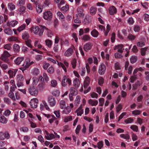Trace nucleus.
I'll use <instances>...</instances> for the list:
<instances>
[{
    "label": "nucleus",
    "instance_id": "obj_33",
    "mask_svg": "<svg viewBox=\"0 0 149 149\" xmlns=\"http://www.w3.org/2000/svg\"><path fill=\"white\" fill-rule=\"evenodd\" d=\"M137 58L136 56H132L130 59V62L132 63H135L137 61Z\"/></svg>",
    "mask_w": 149,
    "mask_h": 149
},
{
    "label": "nucleus",
    "instance_id": "obj_27",
    "mask_svg": "<svg viewBox=\"0 0 149 149\" xmlns=\"http://www.w3.org/2000/svg\"><path fill=\"white\" fill-rule=\"evenodd\" d=\"M88 103L92 106H93L97 105L98 103V102L97 100H94L90 99L88 100Z\"/></svg>",
    "mask_w": 149,
    "mask_h": 149
},
{
    "label": "nucleus",
    "instance_id": "obj_44",
    "mask_svg": "<svg viewBox=\"0 0 149 149\" xmlns=\"http://www.w3.org/2000/svg\"><path fill=\"white\" fill-rule=\"evenodd\" d=\"M26 44V45L28 47L32 48V45H31V40H28L25 41Z\"/></svg>",
    "mask_w": 149,
    "mask_h": 149
},
{
    "label": "nucleus",
    "instance_id": "obj_28",
    "mask_svg": "<svg viewBox=\"0 0 149 149\" xmlns=\"http://www.w3.org/2000/svg\"><path fill=\"white\" fill-rule=\"evenodd\" d=\"M24 79H22V80H20L19 79H18V80L17 81V85L18 87L22 86L24 85Z\"/></svg>",
    "mask_w": 149,
    "mask_h": 149
},
{
    "label": "nucleus",
    "instance_id": "obj_29",
    "mask_svg": "<svg viewBox=\"0 0 149 149\" xmlns=\"http://www.w3.org/2000/svg\"><path fill=\"white\" fill-rule=\"evenodd\" d=\"M13 49L14 51L15 52H18L19 50V47L17 44H14L13 46Z\"/></svg>",
    "mask_w": 149,
    "mask_h": 149
},
{
    "label": "nucleus",
    "instance_id": "obj_3",
    "mask_svg": "<svg viewBox=\"0 0 149 149\" xmlns=\"http://www.w3.org/2000/svg\"><path fill=\"white\" fill-rule=\"evenodd\" d=\"M99 28L101 30V31H103L104 33L105 34V36H107L108 34V33L111 29V26L109 24L107 25L106 27V30H105V27L101 25H99L98 26Z\"/></svg>",
    "mask_w": 149,
    "mask_h": 149
},
{
    "label": "nucleus",
    "instance_id": "obj_5",
    "mask_svg": "<svg viewBox=\"0 0 149 149\" xmlns=\"http://www.w3.org/2000/svg\"><path fill=\"white\" fill-rule=\"evenodd\" d=\"M67 83L69 85H70L71 84V81L69 78H67L66 76L65 75L63 78L62 85L63 86L65 87L66 86Z\"/></svg>",
    "mask_w": 149,
    "mask_h": 149
},
{
    "label": "nucleus",
    "instance_id": "obj_26",
    "mask_svg": "<svg viewBox=\"0 0 149 149\" xmlns=\"http://www.w3.org/2000/svg\"><path fill=\"white\" fill-rule=\"evenodd\" d=\"M99 33L95 29H94L91 32V35L94 37H97L98 36Z\"/></svg>",
    "mask_w": 149,
    "mask_h": 149
},
{
    "label": "nucleus",
    "instance_id": "obj_8",
    "mask_svg": "<svg viewBox=\"0 0 149 149\" xmlns=\"http://www.w3.org/2000/svg\"><path fill=\"white\" fill-rule=\"evenodd\" d=\"M29 92L31 95L35 96L37 95L38 91L34 87H30L28 89Z\"/></svg>",
    "mask_w": 149,
    "mask_h": 149
},
{
    "label": "nucleus",
    "instance_id": "obj_12",
    "mask_svg": "<svg viewBox=\"0 0 149 149\" xmlns=\"http://www.w3.org/2000/svg\"><path fill=\"white\" fill-rule=\"evenodd\" d=\"M48 101L51 106H54L56 104V101L55 98L52 96L49 97L48 98Z\"/></svg>",
    "mask_w": 149,
    "mask_h": 149
},
{
    "label": "nucleus",
    "instance_id": "obj_47",
    "mask_svg": "<svg viewBox=\"0 0 149 149\" xmlns=\"http://www.w3.org/2000/svg\"><path fill=\"white\" fill-rule=\"evenodd\" d=\"M133 119L131 118H127L125 120V122L127 124L131 123L133 121Z\"/></svg>",
    "mask_w": 149,
    "mask_h": 149
},
{
    "label": "nucleus",
    "instance_id": "obj_17",
    "mask_svg": "<svg viewBox=\"0 0 149 149\" xmlns=\"http://www.w3.org/2000/svg\"><path fill=\"white\" fill-rule=\"evenodd\" d=\"M17 23L18 22L17 21L15 20H13L10 22H8L7 23V25L8 26H9L10 27H14L17 24Z\"/></svg>",
    "mask_w": 149,
    "mask_h": 149
},
{
    "label": "nucleus",
    "instance_id": "obj_25",
    "mask_svg": "<svg viewBox=\"0 0 149 149\" xmlns=\"http://www.w3.org/2000/svg\"><path fill=\"white\" fill-rule=\"evenodd\" d=\"M4 31L6 34L11 35L13 33L12 30L10 28H7L4 29Z\"/></svg>",
    "mask_w": 149,
    "mask_h": 149
},
{
    "label": "nucleus",
    "instance_id": "obj_50",
    "mask_svg": "<svg viewBox=\"0 0 149 149\" xmlns=\"http://www.w3.org/2000/svg\"><path fill=\"white\" fill-rule=\"evenodd\" d=\"M76 60L74 58L72 60L71 62V64L72 65V68H75L76 66Z\"/></svg>",
    "mask_w": 149,
    "mask_h": 149
},
{
    "label": "nucleus",
    "instance_id": "obj_32",
    "mask_svg": "<svg viewBox=\"0 0 149 149\" xmlns=\"http://www.w3.org/2000/svg\"><path fill=\"white\" fill-rule=\"evenodd\" d=\"M136 36L130 33L127 36V38L130 40H134L136 38Z\"/></svg>",
    "mask_w": 149,
    "mask_h": 149
},
{
    "label": "nucleus",
    "instance_id": "obj_7",
    "mask_svg": "<svg viewBox=\"0 0 149 149\" xmlns=\"http://www.w3.org/2000/svg\"><path fill=\"white\" fill-rule=\"evenodd\" d=\"M38 100L37 98L32 99L30 102V104L32 108H36L37 107Z\"/></svg>",
    "mask_w": 149,
    "mask_h": 149
},
{
    "label": "nucleus",
    "instance_id": "obj_2",
    "mask_svg": "<svg viewBox=\"0 0 149 149\" xmlns=\"http://www.w3.org/2000/svg\"><path fill=\"white\" fill-rule=\"evenodd\" d=\"M10 54L6 50L4 51L3 53L2 54L1 57V59L6 63H8L9 59L8 57L10 56Z\"/></svg>",
    "mask_w": 149,
    "mask_h": 149
},
{
    "label": "nucleus",
    "instance_id": "obj_20",
    "mask_svg": "<svg viewBox=\"0 0 149 149\" xmlns=\"http://www.w3.org/2000/svg\"><path fill=\"white\" fill-rule=\"evenodd\" d=\"M80 83L79 79L77 78H76L73 81V85L76 88L79 87Z\"/></svg>",
    "mask_w": 149,
    "mask_h": 149
},
{
    "label": "nucleus",
    "instance_id": "obj_55",
    "mask_svg": "<svg viewBox=\"0 0 149 149\" xmlns=\"http://www.w3.org/2000/svg\"><path fill=\"white\" fill-rule=\"evenodd\" d=\"M26 8L23 6L20 8L19 9V11L22 14L24 13L25 12Z\"/></svg>",
    "mask_w": 149,
    "mask_h": 149
},
{
    "label": "nucleus",
    "instance_id": "obj_43",
    "mask_svg": "<svg viewBox=\"0 0 149 149\" xmlns=\"http://www.w3.org/2000/svg\"><path fill=\"white\" fill-rule=\"evenodd\" d=\"M39 70L38 68H35L33 70V75H37L39 73Z\"/></svg>",
    "mask_w": 149,
    "mask_h": 149
},
{
    "label": "nucleus",
    "instance_id": "obj_62",
    "mask_svg": "<svg viewBox=\"0 0 149 149\" xmlns=\"http://www.w3.org/2000/svg\"><path fill=\"white\" fill-rule=\"evenodd\" d=\"M57 85V81L55 80H52L51 81V85L52 87H55Z\"/></svg>",
    "mask_w": 149,
    "mask_h": 149
},
{
    "label": "nucleus",
    "instance_id": "obj_52",
    "mask_svg": "<svg viewBox=\"0 0 149 149\" xmlns=\"http://www.w3.org/2000/svg\"><path fill=\"white\" fill-rule=\"evenodd\" d=\"M90 38L88 35H84L83 36L82 39L85 41L89 40Z\"/></svg>",
    "mask_w": 149,
    "mask_h": 149
},
{
    "label": "nucleus",
    "instance_id": "obj_49",
    "mask_svg": "<svg viewBox=\"0 0 149 149\" xmlns=\"http://www.w3.org/2000/svg\"><path fill=\"white\" fill-rule=\"evenodd\" d=\"M124 47L123 44L118 45L115 46L114 49L115 50L118 49H122Z\"/></svg>",
    "mask_w": 149,
    "mask_h": 149
},
{
    "label": "nucleus",
    "instance_id": "obj_37",
    "mask_svg": "<svg viewBox=\"0 0 149 149\" xmlns=\"http://www.w3.org/2000/svg\"><path fill=\"white\" fill-rule=\"evenodd\" d=\"M90 13L91 15H94L96 13V9L95 8L91 7L90 9Z\"/></svg>",
    "mask_w": 149,
    "mask_h": 149
},
{
    "label": "nucleus",
    "instance_id": "obj_11",
    "mask_svg": "<svg viewBox=\"0 0 149 149\" xmlns=\"http://www.w3.org/2000/svg\"><path fill=\"white\" fill-rule=\"evenodd\" d=\"M93 45L90 42H88L85 44L84 46V50L87 52L89 50L91 49Z\"/></svg>",
    "mask_w": 149,
    "mask_h": 149
},
{
    "label": "nucleus",
    "instance_id": "obj_54",
    "mask_svg": "<svg viewBox=\"0 0 149 149\" xmlns=\"http://www.w3.org/2000/svg\"><path fill=\"white\" fill-rule=\"evenodd\" d=\"M71 109L69 107H67L63 111V112L65 114H68L70 113L71 111Z\"/></svg>",
    "mask_w": 149,
    "mask_h": 149
},
{
    "label": "nucleus",
    "instance_id": "obj_16",
    "mask_svg": "<svg viewBox=\"0 0 149 149\" xmlns=\"http://www.w3.org/2000/svg\"><path fill=\"white\" fill-rule=\"evenodd\" d=\"M90 81V78L88 77H86V78L85 80L84 81V87L85 88H86L87 86L89 85Z\"/></svg>",
    "mask_w": 149,
    "mask_h": 149
},
{
    "label": "nucleus",
    "instance_id": "obj_13",
    "mask_svg": "<svg viewBox=\"0 0 149 149\" xmlns=\"http://www.w3.org/2000/svg\"><path fill=\"white\" fill-rule=\"evenodd\" d=\"M109 13L110 15H113L114 13H116L117 12V10L114 6L110 7L109 9Z\"/></svg>",
    "mask_w": 149,
    "mask_h": 149
},
{
    "label": "nucleus",
    "instance_id": "obj_53",
    "mask_svg": "<svg viewBox=\"0 0 149 149\" xmlns=\"http://www.w3.org/2000/svg\"><path fill=\"white\" fill-rule=\"evenodd\" d=\"M104 79L102 77H100L98 79V84H99L102 86L104 82Z\"/></svg>",
    "mask_w": 149,
    "mask_h": 149
},
{
    "label": "nucleus",
    "instance_id": "obj_38",
    "mask_svg": "<svg viewBox=\"0 0 149 149\" xmlns=\"http://www.w3.org/2000/svg\"><path fill=\"white\" fill-rule=\"evenodd\" d=\"M45 137L47 140H49L50 139H52L55 138L54 135L52 134H49V135L48 136H45Z\"/></svg>",
    "mask_w": 149,
    "mask_h": 149
},
{
    "label": "nucleus",
    "instance_id": "obj_10",
    "mask_svg": "<svg viewBox=\"0 0 149 149\" xmlns=\"http://www.w3.org/2000/svg\"><path fill=\"white\" fill-rule=\"evenodd\" d=\"M10 137V135L8 133L6 132L5 133L3 132H0V139L3 140L6 138L7 139H8Z\"/></svg>",
    "mask_w": 149,
    "mask_h": 149
},
{
    "label": "nucleus",
    "instance_id": "obj_15",
    "mask_svg": "<svg viewBox=\"0 0 149 149\" xmlns=\"http://www.w3.org/2000/svg\"><path fill=\"white\" fill-rule=\"evenodd\" d=\"M8 122V119L3 115L0 114V122L3 124H6Z\"/></svg>",
    "mask_w": 149,
    "mask_h": 149
},
{
    "label": "nucleus",
    "instance_id": "obj_46",
    "mask_svg": "<svg viewBox=\"0 0 149 149\" xmlns=\"http://www.w3.org/2000/svg\"><path fill=\"white\" fill-rule=\"evenodd\" d=\"M130 128L135 132H137L138 131V127L136 125H132L130 126Z\"/></svg>",
    "mask_w": 149,
    "mask_h": 149
},
{
    "label": "nucleus",
    "instance_id": "obj_60",
    "mask_svg": "<svg viewBox=\"0 0 149 149\" xmlns=\"http://www.w3.org/2000/svg\"><path fill=\"white\" fill-rule=\"evenodd\" d=\"M140 111L138 110H134L132 112V114L136 115H139L140 114Z\"/></svg>",
    "mask_w": 149,
    "mask_h": 149
},
{
    "label": "nucleus",
    "instance_id": "obj_59",
    "mask_svg": "<svg viewBox=\"0 0 149 149\" xmlns=\"http://www.w3.org/2000/svg\"><path fill=\"white\" fill-rule=\"evenodd\" d=\"M84 22L85 24L88 23L90 22L89 17L88 16H86L84 19Z\"/></svg>",
    "mask_w": 149,
    "mask_h": 149
},
{
    "label": "nucleus",
    "instance_id": "obj_6",
    "mask_svg": "<svg viewBox=\"0 0 149 149\" xmlns=\"http://www.w3.org/2000/svg\"><path fill=\"white\" fill-rule=\"evenodd\" d=\"M84 9L82 6H80L78 7L77 9V16L81 18H83L84 16V14L83 13Z\"/></svg>",
    "mask_w": 149,
    "mask_h": 149
},
{
    "label": "nucleus",
    "instance_id": "obj_35",
    "mask_svg": "<svg viewBox=\"0 0 149 149\" xmlns=\"http://www.w3.org/2000/svg\"><path fill=\"white\" fill-rule=\"evenodd\" d=\"M60 106L61 108L63 109L65 107V103L63 100H61L60 102Z\"/></svg>",
    "mask_w": 149,
    "mask_h": 149
},
{
    "label": "nucleus",
    "instance_id": "obj_61",
    "mask_svg": "<svg viewBox=\"0 0 149 149\" xmlns=\"http://www.w3.org/2000/svg\"><path fill=\"white\" fill-rule=\"evenodd\" d=\"M103 146V142L100 141L97 143V147L99 149H101Z\"/></svg>",
    "mask_w": 149,
    "mask_h": 149
},
{
    "label": "nucleus",
    "instance_id": "obj_31",
    "mask_svg": "<svg viewBox=\"0 0 149 149\" xmlns=\"http://www.w3.org/2000/svg\"><path fill=\"white\" fill-rule=\"evenodd\" d=\"M120 136L122 138H123L127 140H128L130 138V136L128 134H122L120 135Z\"/></svg>",
    "mask_w": 149,
    "mask_h": 149
},
{
    "label": "nucleus",
    "instance_id": "obj_64",
    "mask_svg": "<svg viewBox=\"0 0 149 149\" xmlns=\"http://www.w3.org/2000/svg\"><path fill=\"white\" fill-rule=\"evenodd\" d=\"M54 71V69L52 66L50 67L47 70V72L50 74L53 73Z\"/></svg>",
    "mask_w": 149,
    "mask_h": 149
},
{
    "label": "nucleus",
    "instance_id": "obj_41",
    "mask_svg": "<svg viewBox=\"0 0 149 149\" xmlns=\"http://www.w3.org/2000/svg\"><path fill=\"white\" fill-rule=\"evenodd\" d=\"M0 66L3 70H6L8 68V66L7 65L2 64L1 62H0Z\"/></svg>",
    "mask_w": 149,
    "mask_h": 149
},
{
    "label": "nucleus",
    "instance_id": "obj_30",
    "mask_svg": "<svg viewBox=\"0 0 149 149\" xmlns=\"http://www.w3.org/2000/svg\"><path fill=\"white\" fill-rule=\"evenodd\" d=\"M81 97L80 96H77L74 101V104L77 105L80 103V102Z\"/></svg>",
    "mask_w": 149,
    "mask_h": 149
},
{
    "label": "nucleus",
    "instance_id": "obj_9",
    "mask_svg": "<svg viewBox=\"0 0 149 149\" xmlns=\"http://www.w3.org/2000/svg\"><path fill=\"white\" fill-rule=\"evenodd\" d=\"M106 70V67L104 64L102 63L99 67L98 73L100 75L104 74Z\"/></svg>",
    "mask_w": 149,
    "mask_h": 149
},
{
    "label": "nucleus",
    "instance_id": "obj_48",
    "mask_svg": "<svg viewBox=\"0 0 149 149\" xmlns=\"http://www.w3.org/2000/svg\"><path fill=\"white\" fill-rule=\"evenodd\" d=\"M9 97L13 100H15V99L13 92H10L8 94Z\"/></svg>",
    "mask_w": 149,
    "mask_h": 149
},
{
    "label": "nucleus",
    "instance_id": "obj_40",
    "mask_svg": "<svg viewBox=\"0 0 149 149\" xmlns=\"http://www.w3.org/2000/svg\"><path fill=\"white\" fill-rule=\"evenodd\" d=\"M45 42L46 45L49 47H50L52 45V41L49 40L47 39L46 40Z\"/></svg>",
    "mask_w": 149,
    "mask_h": 149
},
{
    "label": "nucleus",
    "instance_id": "obj_39",
    "mask_svg": "<svg viewBox=\"0 0 149 149\" xmlns=\"http://www.w3.org/2000/svg\"><path fill=\"white\" fill-rule=\"evenodd\" d=\"M72 120V117L71 116H69L65 117L64 118V121L65 123L70 121Z\"/></svg>",
    "mask_w": 149,
    "mask_h": 149
},
{
    "label": "nucleus",
    "instance_id": "obj_24",
    "mask_svg": "<svg viewBox=\"0 0 149 149\" xmlns=\"http://www.w3.org/2000/svg\"><path fill=\"white\" fill-rule=\"evenodd\" d=\"M22 37L24 40H27L29 37L28 33L26 31L24 32L22 34Z\"/></svg>",
    "mask_w": 149,
    "mask_h": 149
},
{
    "label": "nucleus",
    "instance_id": "obj_51",
    "mask_svg": "<svg viewBox=\"0 0 149 149\" xmlns=\"http://www.w3.org/2000/svg\"><path fill=\"white\" fill-rule=\"evenodd\" d=\"M76 112L77 113V116H81L82 114L83 113V110H78V109H77Z\"/></svg>",
    "mask_w": 149,
    "mask_h": 149
},
{
    "label": "nucleus",
    "instance_id": "obj_22",
    "mask_svg": "<svg viewBox=\"0 0 149 149\" xmlns=\"http://www.w3.org/2000/svg\"><path fill=\"white\" fill-rule=\"evenodd\" d=\"M28 61L25 62L22 65V67L20 68V69L22 71L25 70L27 68H28L29 66V65L28 64Z\"/></svg>",
    "mask_w": 149,
    "mask_h": 149
},
{
    "label": "nucleus",
    "instance_id": "obj_42",
    "mask_svg": "<svg viewBox=\"0 0 149 149\" xmlns=\"http://www.w3.org/2000/svg\"><path fill=\"white\" fill-rule=\"evenodd\" d=\"M44 86L43 84H39L37 87L38 89L40 91H42L44 88Z\"/></svg>",
    "mask_w": 149,
    "mask_h": 149
},
{
    "label": "nucleus",
    "instance_id": "obj_63",
    "mask_svg": "<svg viewBox=\"0 0 149 149\" xmlns=\"http://www.w3.org/2000/svg\"><path fill=\"white\" fill-rule=\"evenodd\" d=\"M115 68L116 70H120V66L118 63L117 62L115 63Z\"/></svg>",
    "mask_w": 149,
    "mask_h": 149
},
{
    "label": "nucleus",
    "instance_id": "obj_1",
    "mask_svg": "<svg viewBox=\"0 0 149 149\" xmlns=\"http://www.w3.org/2000/svg\"><path fill=\"white\" fill-rule=\"evenodd\" d=\"M31 31L32 32H33L35 34L39 35L40 36L43 33L44 31L43 29H41L38 26H36L35 27H32L31 28Z\"/></svg>",
    "mask_w": 149,
    "mask_h": 149
},
{
    "label": "nucleus",
    "instance_id": "obj_45",
    "mask_svg": "<svg viewBox=\"0 0 149 149\" xmlns=\"http://www.w3.org/2000/svg\"><path fill=\"white\" fill-rule=\"evenodd\" d=\"M60 92L59 91L56 90L55 91H53L52 92V94L53 95L56 97H58L60 95Z\"/></svg>",
    "mask_w": 149,
    "mask_h": 149
},
{
    "label": "nucleus",
    "instance_id": "obj_56",
    "mask_svg": "<svg viewBox=\"0 0 149 149\" xmlns=\"http://www.w3.org/2000/svg\"><path fill=\"white\" fill-rule=\"evenodd\" d=\"M26 27V25L25 24H23L21 26L19 27L17 29V30L19 31V32L23 30Z\"/></svg>",
    "mask_w": 149,
    "mask_h": 149
},
{
    "label": "nucleus",
    "instance_id": "obj_58",
    "mask_svg": "<svg viewBox=\"0 0 149 149\" xmlns=\"http://www.w3.org/2000/svg\"><path fill=\"white\" fill-rule=\"evenodd\" d=\"M81 128V125H78L75 130V133L76 134H78L79 133Z\"/></svg>",
    "mask_w": 149,
    "mask_h": 149
},
{
    "label": "nucleus",
    "instance_id": "obj_18",
    "mask_svg": "<svg viewBox=\"0 0 149 149\" xmlns=\"http://www.w3.org/2000/svg\"><path fill=\"white\" fill-rule=\"evenodd\" d=\"M70 94L72 96H75L78 93L77 90L74 87H72L70 88Z\"/></svg>",
    "mask_w": 149,
    "mask_h": 149
},
{
    "label": "nucleus",
    "instance_id": "obj_4",
    "mask_svg": "<svg viewBox=\"0 0 149 149\" xmlns=\"http://www.w3.org/2000/svg\"><path fill=\"white\" fill-rule=\"evenodd\" d=\"M43 17L45 19L50 21L52 18V13L50 11L45 12L43 13Z\"/></svg>",
    "mask_w": 149,
    "mask_h": 149
},
{
    "label": "nucleus",
    "instance_id": "obj_36",
    "mask_svg": "<svg viewBox=\"0 0 149 149\" xmlns=\"http://www.w3.org/2000/svg\"><path fill=\"white\" fill-rule=\"evenodd\" d=\"M140 30V26L137 24L135 25L134 26V30L135 32H138Z\"/></svg>",
    "mask_w": 149,
    "mask_h": 149
},
{
    "label": "nucleus",
    "instance_id": "obj_14",
    "mask_svg": "<svg viewBox=\"0 0 149 149\" xmlns=\"http://www.w3.org/2000/svg\"><path fill=\"white\" fill-rule=\"evenodd\" d=\"M73 52V49L71 48H69L65 52L64 54L65 56L68 57L71 56Z\"/></svg>",
    "mask_w": 149,
    "mask_h": 149
},
{
    "label": "nucleus",
    "instance_id": "obj_19",
    "mask_svg": "<svg viewBox=\"0 0 149 149\" xmlns=\"http://www.w3.org/2000/svg\"><path fill=\"white\" fill-rule=\"evenodd\" d=\"M17 71V70L15 69L13 70H10L8 71V73L9 75L10 78L13 77V76H15V75L16 72Z\"/></svg>",
    "mask_w": 149,
    "mask_h": 149
},
{
    "label": "nucleus",
    "instance_id": "obj_23",
    "mask_svg": "<svg viewBox=\"0 0 149 149\" xmlns=\"http://www.w3.org/2000/svg\"><path fill=\"white\" fill-rule=\"evenodd\" d=\"M69 6L68 4H65V6H63V7H61V8H59L60 10L62 11L63 12H66L69 10Z\"/></svg>",
    "mask_w": 149,
    "mask_h": 149
},
{
    "label": "nucleus",
    "instance_id": "obj_57",
    "mask_svg": "<svg viewBox=\"0 0 149 149\" xmlns=\"http://www.w3.org/2000/svg\"><path fill=\"white\" fill-rule=\"evenodd\" d=\"M140 86V82L139 81H137L133 86V89L135 90L137 88V87Z\"/></svg>",
    "mask_w": 149,
    "mask_h": 149
},
{
    "label": "nucleus",
    "instance_id": "obj_21",
    "mask_svg": "<svg viewBox=\"0 0 149 149\" xmlns=\"http://www.w3.org/2000/svg\"><path fill=\"white\" fill-rule=\"evenodd\" d=\"M24 58L23 57H18L14 61L15 63L17 65H19L23 61Z\"/></svg>",
    "mask_w": 149,
    "mask_h": 149
},
{
    "label": "nucleus",
    "instance_id": "obj_34",
    "mask_svg": "<svg viewBox=\"0 0 149 149\" xmlns=\"http://www.w3.org/2000/svg\"><path fill=\"white\" fill-rule=\"evenodd\" d=\"M8 7L10 10H13L15 9V5L12 3H8Z\"/></svg>",
    "mask_w": 149,
    "mask_h": 149
}]
</instances>
